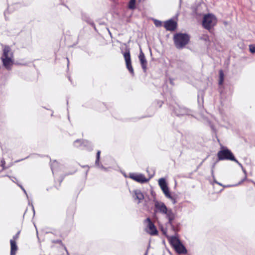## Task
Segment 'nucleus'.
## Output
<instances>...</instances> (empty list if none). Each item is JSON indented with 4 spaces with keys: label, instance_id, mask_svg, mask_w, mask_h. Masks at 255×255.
I'll use <instances>...</instances> for the list:
<instances>
[{
    "label": "nucleus",
    "instance_id": "9d476101",
    "mask_svg": "<svg viewBox=\"0 0 255 255\" xmlns=\"http://www.w3.org/2000/svg\"><path fill=\"white\" fill-rule=\"evenodd\" d=\"M177 25L176 21L172 19H170L164 22V27L167 30L174 31L176 29Z\"/></svg>",
    "mask_w": 255,
    "mask_h": 255
},
{
    "label": "nucleus",
    "instance_id": "20e7f679",
    "mask_svg": "<svg viewBox=\"0 0 255 255\" xmlns=\"http://www.w3.org/2000/svg\"><path fill=\"white\" fill-rule=\"evenodd\" d=\"M217 19L216 16L212 14H207L204 15L202 25L206 29L210 30L217 23Z\"/></svg>",
    "mask_w": 255,
    "mask_h": 255
},
{
    "label": "nucleus",
    "instance_id": "412c9836",
    "mask_svg": "<svg viewBox=\"0 0 255 255\" xmlns=\"http://www.w3.org/2000/svg\"><path fill=\"white\" fill-rule=\"evenodd\" d=\"M158 184L160 188H162L167 186L165 180L163 178H161L159 179Z\"/></svg>",
    "mask_w": 255,
    "mask_h": 255
},
{
    "label": "nucleus",
    "instance_id": "473e14b6",
    "mask_svg": "<svg viewBox=\"0 0 255 255\" xmlns=\"http://www.w3.org/2000/svg\"><path fill=\"white\" fill-rule=\"evenodd\" d=\"M107 30L108 31V32H109V34L110 35V36H112V33H111L110 30H109V29L108 28H107Z\"/></svg>",
    "mask_w": 255,
    "mask_h": 255
},
{
    "label": "nucleus",
    "instance_id": "a211bd4d",
    "mask_svg": "<svg viewBox=\"0 0 255 255\" xmlns=\"http://www.w3.org/2000/svg\"><path fill=\"white\" fill-rule=\"evenodd\" d=\"M161 189L167 198H171V195L170 194L169 188L167 186L161 188Z\"/></svg>",
    "mask_w": 255,
    "mask_h": 255
},
{
    "label": "nucleus",
    "instance_id": "423d86ee",
    "mask_svg": "<svg viewBox=\"0 0 255 255\" xmlns=\"http://www.w3.org/2000/svg\"><path fill=\"white\" fill-rule=\"evenodd\" d=\"M144 223L146 225L145 231L147 233L151 236L157 235L158 231L157 229L149 218H147L145 219L144 221Z\"/></svg>",
    "mask_w": 255,
    "mask_h": 255
},
{
    "label": "nucleus",
    "instance_id": "cd10ccee",
    "mask_svg": "<svg viewBox=\"0 0 255 255\" xmlns=\"http://www.w3.org/2000/svg\"><path fill=\"white\" fill-rule=\"evenodd\" d=\"M233 161H235V162H236L241 168H243V166L242 164L240 162H239L238 161V160H237L236 158H235V160H233Z\"/></svg>",
    "mask_w": 255,
    "mask_h": 255
},
{
    "label": "nucleus",
    "instance_id": "f704fd0d",
    "mask_svg": "<svg viewBox=\"0 0 255 255\" xmlns=\"http://www.w3.org/2000/svg\"><path fill=\"white\" fill-rule=\"evenodd\" d=\"M162 232H163V234H164L165 235H166V230H162Z\"/></svg>",
    "mask_w": 255,
    "mask_h": 255
},
{
    "label": "nucleus",
    "instance_id": "f3484780",
    "mask_svg": "<svg viewBox=\"0 0 255 255\" xmlns=\"http://www.w3.org/2000/svg\"><path fill=\"white\" fill-rule=\"evenodd\" d=\"M82 19L84 21H86L87 23H89L92 26H93L94 29L96 30V26H95V25L94 22L92 21V19H91V18L89 17L88 15H87L85 14H83L82 15Z\"/></svg>",
    "mask_w": 255,
    "mask_h": 255
},
{
    "label": "nucleus",
    "instance_id": "f8f14e48",
    "mask_svg": "<svg viewBox=\"0 0 255 255\" xmlns=\"http://www.w3.org/2000/svg\"><path fill=\"white\" fill-rule=\"evenodd\" d=\"M138 58L139 59L142 69L143 70L144 72H146L147 63L145 59L144 54L142 52L141 50H140V52L138 56Z\"/></svg>",
    "mask_w": 255,
    "mask_h": 255
},
{
    "label": "nucleus",
    "instance_id": "aec40b11",
    "mask_svg": "<svg viewBox=\"0 0 255 255\" xmlns=\"http://www.w3.org/2000/svg\"><path fill=\"white\" fill-rule=\"evenodd\" d=\"M224 74L223 73V70H221L219 71V84L220 85H222L223 82H224Z\"/></svg>",
    "mask_w": 255,
    "mask_h": 255
},
{
    "label": "nucleus",
    "instance_id": "ddd939ff",
    "mask_svg": "<svg viewBox=\"0 0 255 255\" xmlns=\"http://www.w3.org/2000/svg\"><path fill=\"white\" fill-rule=\"evenodd\" d=\"M174 249H175V251L179 254H185L187 252L185 247L181 242L179 243L177 246H176Z\"/></svg>",
    "mask_w": 255,
    "mask_h": 255
},
{
    "label": "nucleus",
    "instance_id": "c9c22d12",
    "mask_svg": "<svg viewBox=\"0 0 255 255\" xmlns=\"http://www.w3.org/2000/svg\"><path fill=\"white\" fill-rule=\"evenodd\" d=\"M147 254H148V250H147V251L145 252V254H144V255H147Z\"/></svg>",
    "mask_w": 255,
    "mask_h": 255
},
{
    "label": "nucleus",
    "instance_id": "c756f323",
    "mask_svg": "<svg viewBox=\"0 0 255 255\" xmlns=\"http://www.w3.org/2000/svg\"><path fill=\"white\" fill-rule=\"evenodd\" d=\"M1 166L3 167V169H4V165L5 164V161L3 160H2L1 161Z\"/></svg>",
    "mask_w": 255,
    "mask_h": 255
},
{
    "label": "nucleus",
    "instance_id": "ea45409f",
    "mask_svg": "<svg viewBox=\"0 0 255 255\" xmlns=\"http://www.w3.org/2000/svg\"><path fill=\"white\" fill-rule=\"evenodd\" d=\"M214 166H215V164L213 165V168H214Z\"/></svg>",
    "mask_w": 255,
    "mask_h": 255
},
{
    "label": "nucleus",
    "instance_id": "0eeeda50",
    "mask_svg": "<svg viewBox=\"0 0 255 255\" xmlns=\"http://www.w3.org/2000/svg\"><path fill=\"white\" fill-rule=\"evenodd\" d=\"M124 57L126 63V67L130 74L134 75V70L131 65V58L129 51H127L124 53Z\"/></svg>",
    "mask_w": 255,
    "mask_h": 255
},
{
    "label": "nucleus",
    "instance_id": "393cba45",
    "mask_svg": "<svg viewBox=\"0 0 255 255\" xmlns=\"http://www.w3.org/2000/svg\"><path fill=\"white\" fill-rule=\"evenodd\" d=\"M19 234H20V231H18L13 237V239L14 241H15V240H16L18 238H19Z\"/></svg>",
    "mask_w": 255,
    "mask_h": 255
},
{
    "label": "nucleus",
    "instance_id": "b1692460",
    "mask_svg": "<svg viewBox=\"0 0 255 255\" xmlns=\"http://www.w3.org/2000/svg\"><path fill=\"white\" fill-rule=\"evenodd\" d=\"M250 51L251 53H255V45H250L249 46Z\"/></svg>",
    "mask_w": 255,
    "mask_h": 255
},
{
    "label": "nucleus",
    "instance_id": "58836bf2",
    "mask_svg": "<svg viewBox=\"0 0 255 255\" xmlns=\"http://www.w3.org/2000/svg\"><path fill=\"white\" fill-rule=\"evenodd\" d=\"M212 174H213V169L212 170Z\"/></svg>",
    "mask_w": 255,
    "mask_h": 255
},
{
    "label": "nucleus",
    "instance_id": "9b49d317",
    "mask_svg": "<svg viewBox=\"0 0 255 255\" xmlns=\"http://www.w3.org/2000/svg\"><path fill=\"white\" fill-rule=\"evenodd\" d=\"M74 145L76 147H80L82 146H86L87 145H89V147H88V149H92L93 146H92L91 143H90L88 141L86 140H81L80 139H77L74 142Z\"/></svg>",
    "mask_w": 255,
    "mask_h": 255
},
{
    "label": "nucleus",
    "instance_id": "e433bc0d",
    "mask_svg": "<svg viewBox=\"0 0 255 255\" xmlns=\"http://www.w3.org/2000/svg\"><path fill=\"white\" fill-rule=\"evenodd\" d=\"M64 249H65V250L66 251L67 255H69V253H68V251H67V249H66V247H64Z\"/></svg>",
    "mask_w": 255,
    "mask_h": 255
},
{
    "label": "nucleus",
    "instance_id": "2eb2a0df",
    "mask_svg": "<svg viewBox=\"0 0 255 255\" xmlns=\"http://www.w3.org/2000/svg\"><path fill=\"white\" fill-rule=\"evenodd\" d=\"M10 255H15L17 250V246L16 242L13 240H10Z\"/></svg>",
    "mask_w": 255,
    "mask_h": 255
},
{
    "label": "nucleus",
    "instance_id": "72a5a7b5",
    "mask_svg": "<svg viewBox=\"0 0 255 255\" xmlns=\"http://www.w3.org/2000/svg\"><path fill=\"white\" fill-rule=\"evenodd\" d=\"M54 243H61V240H57L55 242H54Z\"/></svg>",
    "mask_w": 255,
    "mask_h": 255
},
{
    "label": "nucleus",
    "instance_id": "5701e85b",
    "mask_svg": "<svg viewBox=\"0 0 255 255\" xmlns=\"http://www.w3.org/2000/svg\"><path fill=\"white\" fill-rule=\"evenodd\" d=\"M154 24L156 27H161L162 25V22L157 19L154 20Z\"/></svg>",
    "mask_w": 255,
    "mask_h": 255
},
{
    "label": "nucleus",
    "instance_id": "7c9ffc66",
    "mask_svg": "<svg viewBox=\"0 0 255 255\" xmlns=\"http://www.w3.org/2000/svg\"><path fill=\"white\" fill-rule=\"evenodd\" d=\"M214 182L215 183H216V184H219V185H221V186H222V184L221 183H219L218 182H217V181L216 180H214Z\"/></svg>",
    "mask_w": 255,
    "mask_h": 255
},
{
    "label": "nucleus",
    "instance_id": "6e6552de",
    "mask_svg": "<svg viewBox=\"0 0 255 255\" xmlns=\"http://www.w3.org/2000/svg\"><path fill=\"white\" fill-rule=\"evenodd\" d=\"M173 111L175 114L178 116L189 115L190 113V111L188 109L184 107H181L178 105H176L174 107Z\"/></svg>",
    "mask_w": 255,
    "mask_h": 255
},
{
    "label": "nucleus",
    "instance_id": "4c0bfd02",
    "mask_svg": "<svg viewBox=\"0 0 255 255\" xmlns=\"http://www.w3.org/2000/svg\"><path fill=\"white\" fill-rule=\"evenodd\" d=\"M67 61H68V65L69 64V59L67 58Z\"/></svg>",
    "mask_w": 255,
    "mask_h": 255
},
{
    "label": "nucleus",
    "instance_id": "39448f33",
    "mask_svg": "<svg viewBox=\"0 0 255 255\" xmlns=\"http://www.w3.org/2000/svg\"><path fill=\"white\" fill-rule=\"evenodd\" d=\"M217 156L219 160H235V157L231 151L224 147H222V149L218 151Z\"/></svg>",
    "mask_w": 255,
    "mask_h": 255
},
{
    "label": "nucleus",
    "instance_id": "7ed1b4c3",
    "mask_svg": "<svg viewBox=\"0 0 255 255\" xmlns=\"http://www.w3.org/2000/svg\"><path fill=\"white\" fill-rule=\"evenodd\" d=\"M173 40L177 49H182L188 43L190 36L186 33H178L174 35Z\"/></svg>",
    "mask_w": 255,
    "mask_h": 255
},
{
    "label": "nucleus",
    "instance_id": "bb28decb",
    "mask_svg": "<svg viewBox=\"0 0 255 255\" xmlns=\"http://www.w3.org/2000/svg\"><path fill=\"white\" fill-rule=\"evenodd\" d=\"M168 198L170 199L172 201L173 204H175L176 203V199L174 198H173L172 196H171V198Z\"/></svg>",
    "mask_w": 255,
    "mask_h": 255
},
{
    "label": "nucleus",
    "instance_id": "f257e3e1",
    "mask_svg": "<svg viewBox=\"0 0 255 255\" xmlns=\"http://www.w3.org/2000/svg\"><path fill=\"white\" fill-rule=\"evenodd\" d=\"M154 208L155 213H159L165 215L166 218L168 220L167 224L170 225L172 229L176 232V231L173 224V221L175 218V215L172 209H168L164 203L158 201H155Z\"/></svg>",
    "mask_w": 255,
    "mask_h": 255
},
{
    "label": "nucleus",
    "instance_id": "6ab92c4d",
    "mask_svg": "<svg viewBox=\"0 0 255 255\" xmlns=\"http://www.w3.org/2000/svg\"><path fill=\"white\" fill-rule=\"evenodd\" d=\"M135 2L136 0H130L128 4V8L130 9H134L135 8Z\"/></svg>",
    "mask_w": 255,
    "mask_h": 255
},
{
    "label": "nucleus",
    "instance_id": "dca6fc26",
    "mask_svg": "<svg viewBox=\"0 0 255 255\" xmlns=\"http://www.w3.org/2000/svg\"><path fill=\"white\" fill-rule=\"evenodd\" d=\"M135 199L138 200V203H139L144 199V196L142 192L139 190H135L134 191Z\"/></svg>",
    "mask_w": 255,
    "mask_h": 255
},
{
    "label": "nucleus",
    "instance_id": "a878e982",
    "mask_svg": "<svg viewBox=\"0 0 255 255\" xmlns=\"http://www.w3.org/2000/svg\"><path fill=\"white\" fill-rule=\"evenodd\" d=\"M57 164V162L56 161H55L54 162L53 164H52L51 166V168L53 173H54V172L55 171L54 164Z\"/></svg>",
    "mask_w": 255,
    "mask_h": 255
},
{
    "label": "nucleus",
    "instance_id": "c85d7f7f",
    "mask_svg": "<svg viewBox=\"0 0 255 255\" xmlns=\"http://www.w3.org/2000/svg\"><path fill=\"white\" fill-rule=\"evenodd\" d=\"M21 188V189L23 190V191L24 192V193L25 194V195H26V196L28 197V195L27 194V193L25 191V190L23 188V187L22 186H19Z\"/></svg>",
    "mask_w": 255,
    "mask_h": 255
},
{
    "label": "nucleus",
    "instance_id": "f03ea898",
    "mask_svg": "<svg viewBox=\"0 0 255 255\" xmlns=\"http://www.w3.org/2000/svg\"><path fill=\"white\" fill-rule=\"evenodd\" d=\"M13 53L8 46H5L3 49V54L1 57L3 66L7 70H10L13 63Z\"/></svg>",
    "mask_w": 255,
    "mask_h": 255
},
{
    "label": "nucleus",
    "instance_id": "4468645a",
    "mask_svg": "<svg viewBox=\"0 0 255 255\" xmlns=\"http://www.w3.org/2000/svg\"><path fill=\"white\" fill-rule=\"evenodd\" d=\"M166 237L168 239L170 245L173 248H175L176 246L181 242L179 239L175 236L169 237L166 236Z\"/></svg>",
    "mask_w": 255,
    "mask_h": 255
},
{
    "label": "nucleus",
    "instance_id": "1a4fd4ad",
    "mask_svg": "<svg viewBox=\"0 0 255 255\" xmlns=\"http://www.w3.org/2000/svg\"><path fill=\"white\" fill-rule=\"evenodd\" d=\"M129 177L134 181L141 183L146 182L148 181L145 176L141 174L130 173L129 174Z\"/></svg>",
    "mask_w": 255,
    "mask_h": 255
},
{
    "label": "nucleus",
    "instance_id": "2f4dec72",
    "mask_svg": "<svg viewBox=\"0 0 255 255\" xmlns=\"http://www.w3.org/2000/svg\"><path fill=\"white\" fill-rule=\"evenodd\" d=\"M242 169L243 171L244 172V173L246 174H247L246 171L243 167V168H242Z\"/></svg>",
    "mask_w": 255,
    "mask_h": 255
},
{
    "label": "nucleus",
    "instance_id": "4be33fe9",
    "mask_svg": "<svg viewBox=\"0 0 255 255\" xmlns=\"http://www.w3.org/2000/svg\"><path fill=\"white\" fill-rule=\"evenodd\" d=\"M100 154H101V151L100 150H98L97 151V153L96 160V161H95L96 165L98 166H99V167H100V164H99V161H100Z\"/></svg>",
    "mask_w": 255,
    "mask_h": 255
}]
</instances>
